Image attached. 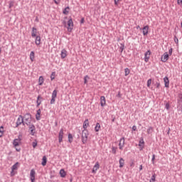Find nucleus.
I'll return each instance as SVG.
<instances>
[{"instance_id":"f257e3e1","label":"nucleus","mask_w":182,"mask_h":182,"mask_svg":"<svg viewBox=\"0 0 182 182\" xmlns=\"http://www.w3.org/2000/svg\"><path fill=\"white\" fill-rule=\"evenodd\" d=\"M23 120L25 122V124L29 125L32 124V120L33 118L32 117V114L31 113H26L23 116Z\"/></svg>"},{"instance_id":"f03ea898","label":"nucleus","mask_w":182,"mask_h":182,"mask_svg":"<svg viewBox=\"0 0 182 182\" xmlns=\"http://www.w3.org/2000/svg\"><path fill=\"white\" fill-rule=\"evenodd\" d=\"M89 137V131L87 129L82 130V141L83 144H86L87 143V139Z\"/></svg>"},{"instance_id":"7ed1b4c3","label":"nucleus","mask_w":182,"mask_h":182,"mask_svg":"<svg viewBox=\"0 0 182 182\" xmlns=\"http://www.w3.org/2000/svg\"><path fill=\"white\" fill-rule=\"evenodd\" d=\"M21 124H23V126H25V121L23 120V116L19 115L18 118L17 119V121L16 122L15 128L19 127Z\"/></svg>"},{"instance_id":"20e7f679","label":"nucleus","mask_w":182,"mask_h":182,"mask_svg":"<svg viewBox=\"0 0 182 182\" xmlns=\"http://www.w3.org/2000/svg\"><path fill=\"white\" fill-rule=\"evenodd\" d=\"M67 25H68V32H72V31H73V26H74V24H73V20L72 19V17H70L68 23H67Z\"/></svg>"},{"instance_id":"39448f33","label":"nucleus","mask_w":182,"mask_h":182,"mask_svg":"<svg viewBox=\"0 0 182 182\" xmlns=\"http://www.w3.org/2000/svg\"><path fill=\"white\" fill-rule=\"evenodd\" d=\"M27 126L28 127V130H30V134H31V136H35V134L36 133V127H35V124H29Z\"/></svg>"},{"instance_id":"423d86ee","label":"nucleus","mask_w":182,"mask_h":182,"mask_svg":"<svg viewBox=\"0 0 182 182\" xmlns=\"http://www.w3.org/2000/svg\"><path fill=\"white\" fill-rule=\"evenodd\" d=\"M169 55L167 52L164 53L161 58V62H164V63H166L168 60Z\"/></svg>"},{"instance_id":"0eeeda50","label":"nucleus","mask_w":182,"mask_h":182,"mask_svg":"<svg viewBox=\"0 0 182 182\" xmlns=\"http://www.w3.org/2000/svg\"><path fill=\"white\" fill-rule=\"evenodd\" d=\"M140 31H142L144 36H147L149 35V26H144L142 28H140Z\"/></svg>"},{"instance_id":"6e6552de","label":"nucleus","mask_w":182,"mask_h":182,"mask_svg":"<svg viewBox=\"0 0 182 182\" xmlns=\"http://www.w3.org/2000/svg\"><path fill=\"white\" fill-rule=\"evenodd\" d=\"M151 55V51L150 50H148L144 53V62L147 63L149 62V59H150V55Z\"/></svg>"},{"instance_id":"1a4fd4ad","label":"nucleus","mask_w":182,"mask_h":182,"mask_svg":"<svg viewBox=\"0 0 182 182\" xmlns=\"http://www.w3.org/2000/svg\"><path fill=\"white\" fill-rule=\"evenodd\" d=\"M36 174V172L35 171V169H31L30 172V180L31 182H35Z\"/></svg>"},{"instance_id":"9d476101","label":"nucleus","mask_w":182,"mask_h":182,"mask_svg":"<svg viewBox=\"0 0 182 182\" xmlns=\"http://www.w3.org/2000/svg\"><path fill=\"white\" fill-rule=\"evenodd\" d=\"M123 147H124V137H122L119 139V150H123Z\"/></svg>"},{"instance_id":"9b49d317","label":"nucleus","mask_w":182,"mask_h":182,"mask_svg":"<svg viewBox=\"0 0 182 182\" xmlns=\"http://www.w3.org/2000/svg\"><path fill=\"white\" fill-rule=\"evenodd\" d=\"M100 167V165L99 164V163L96 162L92 168V173H93L94 174L96 173V171H97V170H99Z\"/></svg>"},{"instance_id":"f8f14e48","label":"nucleus","mask_w":182,"mask_h":182,"mask_svg":"<svg viewBox=\"0 0 182 182\" xmlns=\"http://www.w3.org/2000/svg\"><path fill=\"white\" fill-rule=\"evenodd\" d=\"M100 105L102 107H105V106H106V97H105V96H101Z\"/></svg>"},{"instance_id":"ddd939ff","label":"nucleus","mask_w":182,"mask_h":182,"mask_svg":"<svg viewBox=\"0 0 182 182\" xmlns=\"http://www.w3.org/2000/svg\"><path fill=\"white\" fill-rule=\"evenodd\" d=\"M138 146L140 147V150H143V149H144V140L143 138L140 139Z\"/></svg>"},{"instance_id":"4468645a","label":"nucleus","mask_w":182,"mask_h":182,"mask_svg":"<svg viewBox=\"0 0 182 182\" xmlns=\"http://www.w3.org/2000/svg\"><path fill=\"white\" fill-rule=\"evenodd\" d=\"M60 56H61V59H65V58L68 56V51L66 50V49H63L61 50Z\"/></svg>"},{"instance_id":"2eb2a0df","label":"nucleus","mask_w":182,"mask_h":182,"mask_svg":"<svg viewBox=\"0 0 182 182\" xmlns=\"http://www.w3.org/2000/svg\"><path fill=\"white\" fill-rule=\"evenodd\" d=\"M178 107H182V94H178Z\"/></svg>"},{"instance_id":"dca6fc26","label":"nucleus","mask_w":182,"mask_h":182,"mask_svg":"<svg viewBox=\"0 0 182 182\" xmlns=\"http://www.w3.org/2000/svg\"><path fill=\"white\" fill-rule=\"evenodd\" d=\"M164 82L165 87H169L170 80H168V77H165L164 78Z\"/></svg>"},{"instance_id":"f3484780","label":"nucleus","mask_w":182,"mask_h":182,"mask_svg":"<svg viewBox=\"0 0 182 182\" xmlns=\"http://www.w3.org/2000/svg\"><path fill=\"white\" fill-rule=\"evenodd\" d=\"M36 33H38V29L36 28L33 27L31 31V36L32 38H36Z\"/></svg>"},{"instance_id":"a211bd4d","label":"nucleus","mask_w":182,"mask_h":182,"mask_svg":"<svg viewBox=\"0 0 182 182\" xmlns=\"http://www.w3.org/2000/svg\"><path fill=\"white\" fill-rule=\"evenodd\" d=\"M47 163H48V158H46V156H43L42 158L41 166H43V167H45Z\"/></svg>"},{"instance_id":"6ab92c4d","label":"nucleus","mask_w":182,"mask_h":182,"mask_svg":"<svg viewBox=\"0 0 182 182\" xmlns=\"http://www.w3.org/2000/svg\"><path fill=\"white\" fill-rule=\"evenodd\" d=\"M88 126H89V119H87L84 121L83 124H82V127H83L84 130H87Z\"/></svg>"},{"instance_id":"aec40b11","label":"nucleus","mask_w":182,"mask_h":182,"mask_svg":"<svg viewBox=\"0 0 182 182\" xmlns=\"http://www.w3.org/2000/svg\"><path fill=\"white\" fill-rule=\"evenodd\" d=\"M41 113H42V112L41 111V109H38L36 111V119L37 121L41 120Z\"/></svg>"},{"instance_id":"412c9836","label":"nucleus","mask_w":182,"mask_h":182,"mask_svg":"<svg viewBox=\"0 0 182 182\" xmlns=\"http://www.w3.org/2000/svg\"><path fill=\"white\" fill-rule=\"evenodd\" d=\"M60 176L62 178H65L66 177V171L65 169L62 168L60 170Z\"/></svg>"},{"instance_id":"4be33fe9","label":"nucleus","mask_w":182,"mask_h":182,"mask_svg":"<svg viewBox=\"0 0 182 182\" xmlns=\"http://www.w3.org/2000/svg\"><path fill=\"white\" fill-rule=\"evenodd\" d=\"M41 39L40 36H36L35 43L36 45H37V46H39V45H41Z\"/></svg>"},{"instance_id":"5701e85b","label":"nucleus","mask_w":182,"mask_h":182,"mask_svg":"<svg viewBox=\"0 0 182 182\" xmlns=\"http://www.w3.org/2000/svg\"><path fill=\"white\" fill-rule=\"evenodd\" d=\"M41 99H42V96L38 95L37 97V100H36V103H37L36 107H39V106H41V103H42V101H41Z\"/></svg>"},{"instance_id":"b1692460","label":"nucleus","mask_w":182,"mask_h":182,"mask_svg":"<svg viewBox=\"0 0 182 182\" xmlns=\"http://www.w3.org/2000/svg\"><path fill=\"white\" fill-rule=\"evenodd\" d=\"M43 82H45V78H43V76H40L38 79V85L42 86V85H43Z\"/></svg>"},{"instance_id":"393cba45","label":"nucleus","mask_w":182,"mask_h":182,"mask_svg":"<svg viewBox=\"0 0 182 182\" xmlns=\"http://www.w3.org/2000/svg\"><path fill=\"white\" fill-rule=\"evenodd\" d=\"M18 166H19V162H16L11 166V171H15V170H18Z\"/></svg>"},{"instance_id":"a878e982","label":"nucleus","mask_w":182,"mask_h":182,"mask_svg":"<svg viewBox=\"0 0 182 182\" xmlns=\"http://www.w3.org/2000/svg\"><path fill=\"white\" fill-rule=\"evenodd\" d=\"M124 166V159L123 158L119 159V168H122Z\"/></svg>"},{"instance_id":"bb28decb","label":"nucleus","mask_w":182,"mask_h":182,"mask_svg":"<svg viewBox=\"0 0 182 182\" xmlns=\"http://www.w3.org/2000/svg\"><path fill=\"white\" fill-rule=\"evenodd\" d=\"M30 60H31V62H33V60H35V52L34 51H31L30 53Z\"/></svg>"},{"instance_id":"cd10ccee","label":"nucleus","mask_w":182,"mask_h":182,"mask_svg":"<svg viewBox=\"0 0 182 182\" xmlns=\"http://www.w3.org/2000/svg\"><path fill=\"white\" fill-rule=\"evenodd\" d=\"M68 142L70 144L73 143V135L70 133H68Z\"/></svg>"},{"instance_id":"c85d7f7f","label":"nucleus","mask_w":182,"mask_h":182,"mask_svg":"<svg viewBox=\"0 0 182 182\" xmlns=\"http://www.w3.org/2000/svg\"><path fill=\"white\" fill-rule=\"evenodd\" d=\"M111 149H112L111 153H112V154H116L117 151V146H112Z\"/></svg>"},{"instance_id":"c756f323","label":"nucleus","mask_w":182,"mask_h":182,"mask_svg":"<svg viewBox=\"0 0 182 182\" xmlns=\"http://www.w3.org/2000/svg\"><path fill=\"white\" fill-rule=\"evenodd\" d=\"M99 130H100V123L97 122L95 127V132H99Z\"/></svg>"},{"instance_id":"7c9ffc66","label":"nucleus","mask_w":182,"mask_h":182,"mask_svg":"<svg viewBox=\"0 0 182 182\" xmlns=\"http://www.w3.org/2000/svg\"><path fill=\"white\" fill-rule=\"evenodd\" d=\"M153 132H154V129L153 128V127H149L147 129V134H151V133H153Z\"/></svg>"},{"instance_id":"2f4dec72","label":"nucleus","mask_w":182,"mask_h":182,"mask_svg":"<svg viewBox=\"0 0 182 182\" xmlns=\"http://www.w3.org/2000/svg\"><path fill=\"white\" fill-rule=\"evenodd\" d=\"M14 5H15V1H9V9H11V8H13Z\"/></svg>"},{"instance_id":"473e14b6","label":"nucleus","mask_w":182,"mask_h":182,"mask_svg":"<svg viewBox=\"0 0 182 182\" xmlns=\"http://www.w3.org/2000/svg\"><path fill=\"white\" fill-rule=\"evenodd\" d=\"M13 145L14 147H18V146H19V141H18V139H14L13 141Z\"/></svg>"},{"instance_id":"72a5a7b5","label":"nucleus","mask_w":182,"mask_h":182,"mask_svg":"<svg viewBox=\"0 0 182 182\" xmlns=\"http://www.w3.org/2000/svg\"><path fill=\"white\" fill-rule=\"evenodd\" d=\"M123 50H124V43H121V46L119 47L120 53H123Z\"/></svg>"},{"instance_id":"f704fd0d","label":"nucleus","mask_w":182,"mask_h":182,"mask_svg":"<svg viewBox=\"0 0 182 182\" xmlns=\"http://www.w3.org/2000/svg\"><path fill=\"white\" fill-rule=\"evenodd\" d=\"M124 73H125V76H129V75L130 74V69L129 68H125L124 69Z\"/></svg>"},{"instance_id":"c9c22d12","label":"nucleus","mask_w":182,"mask_h":182,"mask_svg":"<svg viewBox=\"0 0 182 182\" xmlns=\"http://www.w3.org/2000/svg\"><path fill=\"white\" fill-rule=\"evenodd\" d=\"M57 96H58V90H54L53 91V93H52V97H57Z\"/></svg>"},{"instance_id":"e433bc0d","label":"nucleus","mask_w":182,"mask_h":182,"mask_svg":"<svg viewBox=\"0 0 182 182\" xmlns=\"http://www.w3.org/2000/svg\"><path fill=\"white\" fill-rule=\"evenodd\" d=\"M55 76H56V72H53L50 75V80H55Z\"/></svg>"},{"instance_id":"4c0bfd02","label":"nucleus","mask_w":182,"mask_h":182,"mask_svg":"<svg viewBox=\"0 0 182 182\" xmlns=\"http://www.w3.org/2000/svg\"><path fill=\"white\" fill-rule=\"evenodd\" d=\"M58 141L59 143H62L63 141V135L62 134H58Z\"/></svg>"},{"instance_id":"58836bf2","label":"nucleus","mask_w":182,"mask_h":182,"mask_svg":"<svg viewBox=\"0 0 182 182\" xmlns=\"http://www.w3.org/2000/svg\"><path fill=\"white\" fill-rule=\"evenodd\" d=\"M37 146H38V141H36V139H35L34 141L32 142V146L34 149H36Z\"/></svg>"},{"instance_id":"ea45409f","label":"nucleus","mask_w":182,"mask_h":182,"mask_svg":"<svg viewBox=\"0 0 182 182\" xmlns=\"http://www.w3.org/2000/svg\"><path fill=\"white\" fill-rule=\"evenodd\" d=\"M87 79H90V77H89V75H85L84 77V83H85V85L87 84Z\"/></svg>"},{"instance_id":"a19ab883","label":"nucleus","mask_w":182,"mask_h":182,"mask_svg":"<svg viewBox=\"0 0 182 182\" xmlns=\"http://www.w3.org/2000/svg\"><path fill=\"white\" fill-rule=\"evenodd\" d=\"M151 86V78L147 80V87H150Z\"/></svg>"},{"instance_id":"79ce46f5","label":"nucleus","mask_w":182,"mask_h":182,"mask_svg":"<svg viewBox=\"0 0 182 182\" xmlns=\"http://www.w3.org/2000/svg\"><path fill=\"white\" fill-rule=\"evenodd\" d=\"M165 108L166 109V110H170V103L166 102L165 105Z\"/></svg>"},{"instance_id":"37998d69","label":"nucleus","mask_w":182,"mask_h":182,"mask_svg":"<svg viewBox=\"0 0 182 182\" xmlns=\"http://www.w3.org/2000/svg\"><path fill=\"white\" fill-rule=\"evenodd\" d=\"M55 97H52L51 100H50V105H55Z\"/></svg>"},{"instance_id":"c03bdc74","label":"nucleus","mask_w":182,"mask_h":182,"mask_svg":"<svg viewBox=\"0 0 182 182\" xmlns=\"http://www.w3.org/2000/svg\"><path fill=\"white\" fill-rule=\"evenodd\" d=\"M154 86H156V89H160V82H156L154 84Z\"/></svg>"},{"instance_id":"a18cd8bd","label":"nucleus","mask_w":182,"mask_h":182,"mask_svg":"<svg viewBox=\"0 0 182 182\" xmlns=\"http://www.w3.org/2000/svg\"><path fill=\"white\" fill-rule=\"evenodd\" d=\"M156 160V155L155 154H153L152 155V159H151V162H152V164H154V161Z\"/></svg>"},{"instance_id":"49530a36","label":"nucleus","mask_w":182,"mask_h":182,"mask_svg":"<svg viewBox=\"0 0 182 182\" xmlns=\"http://www.w3.org/2000/svg\"><path fill=\"white\" fill-rule=\"evenodd\" d=\"M16 140H18V141H22V134H19L18 138L16 139Z\"/></svg>"},{"instance_id":"de8ad7c7","label":"nucleus","mask_w":182,"mask_h":182,"mask_svg":"<svg viewBox=\"0 0 182 182\" xmlns=\"http://www.w3.org/2000/svg\"><path fill=\"white\" fill-rule=\"evenodd\" d=\"M63 14L64 15H68V14H69V11H68L66 9H64L63 11Z\"/></svg>"},{"instance_id":"09e8293b","label":"nucleus","mask_w":182,"mask_h":182,"mask_svg":"<svg viewBox=\"0 0 182 182\" xmlns=\"http://www.w3.org/2000/svg\"><path fill=\"white\" fill-rule=\"evenodd\" d=\"M120 1H122V0H114V6H118L119 2H120Z\"/></svg>"},{"instance_id":"8fccbe9b","label":"nucleus","mask_w":182,"mask_h":182,"mask_svg":"<svg viewBox=\"0 0 182 182\" xmlns=\"http://www.w3.org/2000/svg\"><path fill=\"white\" fill-rule=\"evenodd\" d=\"M174 42L176 45H178V38L176 36H174Z\"/></svg>"},{"instance_id":"3c124183","label":"nucleus","mask_w":182,"mask_h":182,"mask_svg":"<svg viewBox=\"0 0 182 182\" xmlns=\"http://www.w3.org/2000/svg\"><path fill=\"white\" fill-rule=\"evenodd\" d=\"M168 55L169 56H171L173 55V48H171L168 50Z\"/></svg>"},{"instance_id":"603ef678","label":"nucleus","mask_w":182,"mask_h":182,"mask_svg":"<svg viewBox=\"0 0 182 182\" xmlns=\"http://www.w3.org/2000/svg\"><path fill=\"white\" fill-rule=\"evenodd\" d=\"M54 4H55V5H59V4H60V0H54Z\"/></svg>"},{"instance_id":"864d4df0","label":"nucleus","mask_w":182,"mask_h":182,"mask_svg":"<svg viewBox=\"0 0 182 182\" xmlns=\"http://www.w3.org/2000/svg\"><path fill=\"white\" fill-rule=\"evenodd\" d=\"M62 23H63V26H64L65 28H66V27H67V23H66V21L63 20V22H62Z\"/></svg>"},{"instance_id":"5fc2aeb1","label":"nucleus","mask_w":182,"mask_h":182,"mask_svg":"<svg viewBox=\"0 0 182 182\" xmlns=\"http://www.w3.org/2000/svg\"><path fill=\"white\" fill-rule=\"evenodd\" d=\"M122 93L120 92V91L118 92V94L117 95V97H119L122 98Z\"/></svg>"},{"instance_id":"6e6d98bb","label":"nucleus","mask_w":182,"mask_h":182,"mask_svg":"<svg viewBox=\"0 0 182 182\" xmlns=\"http://www.w3.org/2000/svg\"><path fill=\"white\" fill-rule=\"evenodd\" d=\"M132 130H133V132H136V130H137V127H136V125H134L132 127Z\"/></svg>"},{"instance_id":"4d7b16f0","label":"nucleus","mask_w":182,"mask_h":182,"mask_svg":"<svg viewBox=\"0 0 182 182\" xmlns=\"http://www.w3.org/2000/svg\"><path fill=\"white\" fill-rule=\"evenodd\" d=\"M177 4L182 6V0H177Z\"/></svg>"},{"instance_id":"13d9d810","label":"nucleus","mask_w":182,"mask_h":182,"mask_svg":"<svg viewBox=\"0 0 182 182\" xmlns=\"http://www.w3.org/2000/svg\"><path fill=\"white\" fill-rule=\"evenodd\" d=\"M59 134H61L63 136V128H61V129L59 132Z\"/></svg>"},{"instance_id":"bf43d9fd","label":"nucleus","mask_w":182,"mask_h":182,"mask_svg":"<svg viewBox=\"0 0 182 182\" xmlns=\"http://www.w3.org/2000/svg\"><path fill=\"white\" fill-rule=\"evenodd\" d=\"M14 176H15V172H14V171L11 170V176L14 177Z\"/></svg>"},{"instance_id":"052dcab7","label":"nucleus","mask_w":182,"mask_h":182,"mask_svg":"<svg viewBox=\"0 0 182 182\" xmlns=\"http://www.w3.org/2000/svg\"><path fill=\"white\" fill-rule=\"evenodd\" d=\"M80 22V23H85V18H82Z\"/></svg>"},{"instance_id":"680f3d73","label":"nucleus","mask_w":182,"mask_h":182,"mask_svg":"<svg viewBox=\"0 0 182 182\" xmlns=\"http://www.w3.org/2000/svg\"><path fill=\"white\" fill-rule=\"evenodd\" d=\"M4 136V132L0 130V137H2Z\"/></svg>"},{"instance_id":"e2e57ef3","label":"nucleus","mask_w":182,"mask_h":182,"mask_svg":"<svg viewBox=\"0 0 182 182\" xmlns=\"http://www.w3.org/2000/svg\"><path fill=\"white\" fill-rule=\"evenodd\" d=\"M143 170V165L139 166V171H141Z\"/></svg>"},{"instance_id":"0e129e2a","label":"nucleus","mask_w":182,"mask_h":182,"mask_svg":"<svg viewBox=\"0 0 182 182\" xmlns=\"http://www.w3.org/2000/svg\"><path fill=\"white\" fill-rule=\"evenodd\" d=\"M134 162H131L130 163V167H134Z\"/></svg>"},{"instance_id":"69168bd1","label":"nucleus","mask_w":182,"mask_h":182,"mask_svg":"<svg viewBox=\"0 0 182 182\" xmlns=\"http://www.w3.org/2000/svg\"><path fill=\"white\" fill-rule=\"evenodd\" d=\"M16 151H21V148H16Z\"/></svg>"},{"instance_id":"338daca9","label":"nucleus","mask_w":182,"mask_h":182,"mask_svg":"<svg viewBox=\"0 0 182 182\" xmlns=\"http://www.w3.org/2000/svg\"><path fill=\"white\" fill-rule=\"evenodd\" d=\"M136 29H142V28H140V26H137Z\"/></svg>"},{"instance_id":"774afa93","label":"nucleus","mask_w":182,"mask_h":182,"mask_svg":"<svg viewBox=\"0 0 182 182\" xmlns=\"http://www.w3.org/2000/svg\"><path fill=\"white\" fill-rule=\"evenodd\" d=\"M167 134H170V128L168 129Z\"/></svg>"}]
</instances>
